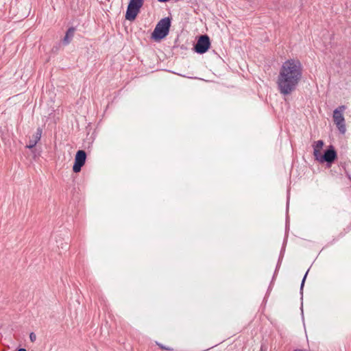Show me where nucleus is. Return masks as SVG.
<instances>
[{
    "mask_svg": "<svg viewBox=\"0 0 351 351\" xmlns=\"http://www.w3.org/2000/svg\"><path fill=\"white\" fill-rule=\"evenodd\" d=\"M302 78V65L299 60L289 59L280 68L276 80L277 88L284 96L292 94Z\"/></svg>",
    "mask_w": 351,
    "mask_h": 351,
    "instance_id": "1",
    "label": "nucleus"
},
{
    "mask_svg": "<svg viewBox=\"0 0 351 351\" xmlns=\"http://www.w3.org/2000/svg\"><path fill=\"white\" fill-rule=\"evenodd\" d=\"M171 27V19L169 17H165L161 19L156 25V27L152 33V37L155 40H160L166 37Z\"/></svg>",
    "mask_w": 351,
    "mask_h": 351,
    "instance_id": "2",
    "label": "nucleus"
},
{
    "mask_svg": "<svg viewBox=\"0 0 351 351\" xmlns=\"http://www.w3.org/2000/svg\"><path fill=\"white\" fill-rule=\"evenodd\" d=\"M144 0H130L125 13V19L128 21H134L140 9L143 5Z\"/></svg>",
    "mask_w": 351,
    "mask_h": 351,
    "instance_id": "3",
    "label": "nucleus"
},
{
    "mask_svg": "<svg viewBox=\"0 0 351 351\" xmlns=\"http://www.w3.org/2000/svg\"><path fill=\"white\" fill-rule=\"evenodd\" d=\"M337 152L332 145H330L324 151V154H321L318 156V158H315V160L320 163L327 162L330 165L337 159Z\"/></svg>",
    "mask_w": 351,
    "mask_h": 351,
    "instance_id": "4",
    "label": "nucleus"
},
{
    "mask_svg": "<svg viewBox=\"0 0 351 351\" xmlns=\"http://www.w3.org/2000/svg\"><path fill=\"white\" fill-rule=\"evenodd\" d=\"M210 46V38L207 35H202L195 44L194 49L195 52L199 54L206 53Z\"/></svg>",
    "mask_w": 351,
    "mask_h": 351,
    "instance_id": "5",
    "label": "nucleus"
},
{
    "mask_svg": "<svg viewBox=\"0 0 351 351\" xmlns=\"http://www.w3.org/2000/svg\"><path fill=\"white\" fill-rule=\"evenodd\" d=\"M86 159V153L84 150H78L75 154V162L73 166V171L78 173L84 165Z\"/></svg>",
    "mask_w": 351,
    "mask_h": 351,
    "instance_id": "6",
    "label": "nucleus"
},
{
    "mask_svg": "<svg viewBox=\"0 0 351 351\" xmlns=\"http://www.w3.org/2000/svg\"><path fill=\"white\" fill-rule=\"evenodd\" d=\"M333 120L337 125L339 132L346 131L345 119L342 112L338 109H335L333 112Z\"/></svg>",
    "mask_w": 351,
    "mask_h": 351,
    "instance_id": "7",
    "label": "nucleus"
},
{
    "mask_svg": "<svg viewBox=\"0 0 351 351\" xmlns=\"http://www.w3.org/2000/svg\"><path fill=\"white\" fill-rule=\"evenodd\" d=\"M41 134L42 133H33L32 135H27L25 147L29 149H33L40 140Z\"/></svg>",
    "mask_w": 351,
    "mask_h": 351,
    "instance_id": "8",
    "label": "nucleus"
},
{
    "mask_svg": "<svg viewBox=\"0 0 351 351\" xmlns=\"http://www.w3.org/2000/svg\"><path fill=\"white\" fill-rule=\"evenodd\" d=\"M324 141L322 140H319L315 141L313 144V156L315 158H318V156L321 154V150L324 146Z\"/></svg>",
    "mask_w": 351,
    "mask_h": 351,
    "instance_id": "9",
    "label": "nucleus"
},
{
    "mask_svg": "<svg viewBox=\"0 0 351 351\" xmlns=\"http://www.w3.org/2000/svg\"><path fill=\"white\" fill-rule=\"evenodd\" d=\"M75 32V28L74 27H71L67 29L66 34L62 40V43L64 45H67L71 43L74 36Z\"/></svg>",
    "mask_w": 351,
    "mask_h": 351,
    "instance_id": "10",
    "label": "nucleus"
},
{
    "mask_svg": "<svg viewBox=\"0 0 351 351\" xmlns=\"http://www.w3.org/2000/svg\"><path fill=\"white\" fill-rule=\"evenodd\" d=\"M156 345H157V346H158L160 349H162V350H169V351L173 350V348H170V347H167V346H165L162 345V343H160L156 342Z\"/></svg>",
    "mask_w": 351,
    "mask_h": 351,
    "instance_id": "11",
    "label": "nucleus"
},
{
    "mask_svg": "<svg viewBox=\"0 0 351 351\" xmlns=\"http://www.w3.org/2000/svg\"><path fill=\"white\" fill-rule=\"evenodd\" d=\"M308 270L306 272L302 280V283H301V286H300V291H302L303 290V287H304V282H305V280H306V276L308 274Z\"/></svg>",
    "mask_w": 351,
    "mask_h": 351,
    "instance_id": "12",
    "label": "nucleus"
},
{
    "mask_svg": "<svg viewBox=\"0 0 351 351\" xmlns=\"http://www.w3.org/2000/svg\"><path fill=\"white\" fill-rule=\"evenodd\" d=\"M29 339L32 342H34L36 339V336L34 332H31L29 335Z\"/></svg>",
    "mask_w": 351,
    "mask_h": 351,
    "instance_id": "13",
    "label": "nucleus"
},
{
    "mask_svg": "<svg viewBox=\"0 0 351 351\" xmlns=\"http://www.w3.org/2000/svg\"><path fill=\"white\" fill-rule=\"evenodd\" d=\"M159 2L165 3L168 1L169 0H158Z\"/></svg>",
    "mask_w": 351,
    "mask_h": 351,
    "instance_id": "14",
    "label": "nucleus"
},
{
    "mask_svg": "<svg viewBox=\"0 0 351 351\" xmlns=\"http://www.w3.org/2000/svg\"><path fill=\"white\" fill-rule=\"evenodd\" d=\"M261 351H267L266 348H264L263 346H261Z\"/></svg>",
    "mask_w": 351,
    "mask_h": 351,
    "instance_id": "15",
    "label": "nucleus"
},
{
    "mask_svg": "<svg viewBox=\"0 0 351 351\" xmlns=\"http://www.w3.org/2000/svg\"><path fill=\"white\" fill-rule=\"evenodd\" d=\"M17 351H26L25 348H20Z\"/></svg>",
    "mask_w": 351,
    "mask_h": 351,
    "instance_id": "16",
    "label": "nucleus"
},
{
    "mask_svg": "<svg viewBox=\"0 0 351 351\" xmlns=\"http://www.w3.org/2000/svg\"><path fill=\"white\" fill-rule=\"evenodd\" d=\"M293 351H305V350H302V349H295Z\"/></svg>",
    "mask_w": 351,
    "mask_h": 351,
    "instance_id": "17",
    "label": "nucleus"
},
{
    "mask_svg": "<svg viewBox=\"0 0 351 351\" xmlns=\"http://www.w3.org/2000/svg\"><path fill=\"white\" fill-rule=\"evenodd\" d=\"M339 108H341L342 110H344L345 106H342L339 107Z\"/></svg>",
    "mask_w": 351,
    "mask_h": 351,
    "instance_id": "18",
    "label": "nucleus"
},
{
    "mask_svg": "<svg viewBox=\"0 0 351 351\" xmlns=\"http://www.w3.org/2000/svg\"><path fill=\"white\" fill-rule=\"evenodd\" d=\"M348 178L351 180V176L349 174H347Z\"/></svg>",
    "mask_w": 351,
    "mask_h": 351,
    "instance_id": "19",
    "label": "nucleus"
}]
</instances>
